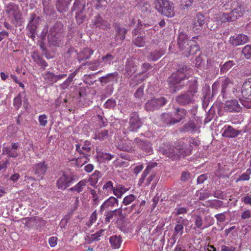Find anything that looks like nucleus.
<instances>
[{"label":"nucleus","instance_id":"48","mask_svg":"<svg viewBox=\"0 0 251 251\" xmlns=\"http://www.w3.org/2000/svg\"><path fill=\"white\" fill-rule=\"evenodd\" d=\"M136 199V197L133 195L130 194L126 196L123 200V203L125 205H128L133 202Z\"/></svg>","mask_w":251,"mask_h":251},{"label":"nucleus","instance_id":"41","mask_svg":"<svg viewBox=\"0 0 251 251\" xmlns=\"http://www.w3.org/2000/svg\"><path fill=\"white\" fill-rule=\"evenodd\" d=\"M236 63L231 60H229L228 61L225 63L221 67L220 70L222 73H225L229 71L232 67L234 65H235Z\"/></svg>","mask_w":251,"mask_h":251},{"label":"nucleus","instance_id":"15","mask_svg":"<svg viewBox=\"0 0 251 251\" xmlns=\"http://www.w3.org/2000/svg\"><path fill=\"white\" fill-rule=\"evenodd\" d=\"M137 61L135 59L129 58L127 59L125 65V75L130 77L136 71L137 67Z\"/></svg>","mask_w":251,"mask_h":251},{"label":"nucleus","instance_id":"12","mask_svg":"<svg viewBox=\"0 0 251 251\" xmlns=\"http://www.w3.org/2000/svg\"><path fill=\"white\" fill-rule=\"evenodd\" d=\"M143 122L137 112H133L129 118V126L127 130L129 131H136L142 126Z\"/></svg>","mask_w":251,"mask_h":251},{"label":"nucleus","instance_id":"5","mask_svg":"<svg viewBox=\"0 0 251 251\" xmlns=\"http://www.w3.org/2000/svg\"><path fill=\"white\" fill-rule=\"evenodd\" d=\"M186 85L189 86V90L177 96L175 99L177 104L181 106H186L193 103L195 101L194 95L197 92L196 79H193L188 81Z\"/></svg>","mask_w":251,"mask_h":251},{"label":"nucleus","instance_id":"49","mask_svg":"<svg viewBox=\"0 0 251 251\" xmlns=\"http://www.w3.org/2000/svg\"><path fill=\"white\" fill-rule=\"evenodd\" d=\"M192 0H181L180 5V8L184 10L188 9L192 6Z\"/></svg>","mask_w":251,"mask_h":251},{"label":"nucleus","instance_id":"58","mask_svg":"<svg viewBox=\"0 0 251 251\" xmlns=\"http://www.w3.org/2000/svg\"><path fill=\"white\" fill-rule=\"evenodd\" d=\"M47 117L46 115H42L39 117V121L41 126H45L47 124Z\"/></svg>","mask_w":251,"mask_h":251},{"label":"nucleus","instance_id":"19","mask_svg":"<svg viewBox=\"0 0 251 251\" xmlns=\"http://www.w3.org/2000/svg\"><path fill=\"white\" fill-rule=\"evenodd\" d=\"M222 130V136L226 138H234L241 132V130H237L230 126H225Z\"/></svg>","mask_w":251,"mask_h":251},{"label":"nucleus","instance_id":"14","mask_svg":"<svg viewBox=\"0 0 251 251\" xmlns=\"http://www.w3.org/2000/svg\"><path fill=\"white\" fill-rule=\"evenodd\" d=\"M48 164L45 161H41L36 163L33 167L34 174L41 178L46 174L48 169Z\"/></svg>","mask_w":251,"mask_h":251},{"label":"nucleus","instance_id":"46","mask_svg":"<svg viewBox=\"0 0 251 251\" xmlns=\"http://www.w3.org/2000/svg\"><path fill=\"white\" fill-rule=\"evenodd\" d=\"M75 11V19L76 22L78 24L80 25L84 22V20L86 18V15L82 12H79V11Z\"/></svg>","mask_w":251,"mask_h":251},{"label":"nucleus","instance_id":"51","mask_svg":"<svg viewBox=\"0 0 251 251\" xmlns=\"http://www.w3.org/2000/svg\"><path fill=\"white\" fill-rule=\"evenodd\" d=\"M108 130H102L96 135V139H99L100 140H103L108 137Z\"/></svg>","mask_w":251,"mask_h":251},{"label":"nucleus","instance_id":"28","mask_svg":"<svg viewBox=\"0 0 251 251\" xmlns=\"http://www.w3.org/2000/svg\"><path fill=\"white\" fill-rule=\"evenodd\" d=\"M117 148L122 151L131 152L133 150L130 143L126 140H121L117 143Z\"/></svg>","mask_w":251,"mask_h":251},{"label":"nucleus","instance_id":"39","mask_svg":"<svg viewBox=\"0 0 251 251\" xmlns=\"http://www.w3.org/2000/svg\"><path fill=\"white\" fill-rule=\"evenodd\" d=\"M3 154H6L9 157L16 158L18 156L16 151L13 150L10 147H3L2 148Z\"/></svg>","mask_w":251,"mask_h":251},{"label":"nucleus","instance_id":"20","mask_svg":"<svg viewBox=\"0 0 251 251\" xmlns=\"http://www.w3.org/2000/svg\"><path fill=\"white\" fill-rule=\"evenodd\" d=\"M134 143L136 144L143 151L149 154L152 152V148L151 143L147 141H143L138 138L134 140Z\"/></svg>","mask_w":251,"mask_h":251},{"label":"nucleus","instance_id":"54","mask_svg":"<svg viewBox=\"0 0 251 251\" xmlns=\"http://www.w3.org/2000/svg\"><path fill=\"white\" fill-rule=\"evenodd\" d=\"M144 94V87L141 86L135 92L134 96L136 98L141 99Z\"/></svg>","mask_w":251,"mask_h":251},{"label":"nucleus","instance_id":"24","mask_svg":"<svg viewBox=\"0 0 251 251\" xmlns=\"http://www.w3.org/2000/svg\"><path fill=\"white\" fill-rule=\"evenodd\" d=\"M113 27L115 30L116 36H118L121 40L124 41L125 39L127 30L125 27H122L120 24L117 23L113 24Z\"/></svg>","mask_w":251,"mask_h":251},{"label":"nucleus","instance_id":"53","mask_svg":"<svg viewBox=\"0 0 251 251\" xmlns=\"http://www.w3.org/2000/svg\"><path fill=\"white\" fill-rule=\"evenodd\" d=\"M184 226L181 225V224H178L177 223V224L176 225L175 228H174V232L176 234H180V235H182L183 233V230Z\"/></svg>","mask_w":251,"mask_h":251},{"label":"nucleus","instance_id":"3","mask_svg":"<svg viewBox=\"0 0 251 251\" xmlns=\"http://www.w3.org/2000/svg\"><path fill=\"white\" fill-rule=\"evenodd\" d=\"M189 68L186 65L180 64L178 65L176 72L173 73L168 78V82L170 87H174V92H176L177 90H180L181 86H176L180 84L185 79L189 77L188 71Z\"/></svg>","mask_w":251,"mask_h":251},{"label":"nucleus","instance_id":"21","mask_svg":"<svg viewBox=\"0 0 251 251\" xmlns=\"http://www.w3.org/2000/svg\"><path fill=\"white\" fill-rule=\"evenodd\" d=\"M175 111L174 112L175 118H173L175 123L176 124L180 122L182 120L185 118L187 115V111L186 109L182 108H175Z\"/></svg>","mask_w":251,"mask_h":251},{"label":"nucleus","instance_id":"1","mask_svg":"<svg viewBox=\"0 0 251 251\" xmlns=\"http://www.w3.org/2000/svg\"><path fill=\"white\" fill-rule=\"evenodd\" d=\"M191 149L190 145L179 142L175 147L169 144L163 145L160 147L159 151L173 160H176L181 156L184 157L189 154Z\"/></svg>","mask_w":251,"mask_h":251},{"label":"nucleus","instance_id":"62","mask_svg":"<svg viewBox=\"0 0 251 251\" xmlns=\"http://www.w3.org/2000/svg\"><path fill=\"white\" fill-rule=\"evenodd\" d=\"M91 145V143L89 141H85L84 142V145L82 147V150H84L87 152H89L90 151L91 148L90 147Z\"/></svg>","mask_w":251,"mask_h":251},{"label":"nucleus","instance_id":"32","mask_svg":"<svg viewBox=\"0 0 251 251\" xmlns=\"http://www.w3.org/2000/svg\"><path fill=\"white\" fill-rule=\"evenodd\" d=\"M164 54V51L163 50H155L149 53L148 58L150 60L156 61L160 58Z\"/></svg>","mask_w":251,"mask_h":251},{"label":"nucleus","instance_id":"60","mask_svg":"<svg viewBox=\"0 0 251 251\" xmlns=\"http://www.w3.org/2000/svg\"><path fill=\"white\" fill-rule=\"evenodd\" d=\"M175 212L176 215L185 214L187 212V209L185 207L176 208Z\"/></svg>","mask_w":251,"mask_h":251},{"label":"nucleus","instance_id":"16","mask_svg":"<svg viewBox=\"0 0 251 251\" xmlns=\"http://www.w3.org/2000/svg\"><path fill=\"white\" fill-rule=\"evenodd\" d=\"M248 37L243 34H239L236 36H231L229 43L233 46L236 47L246 43L248 41Z\"/></svg>","mask_w":251,"mask_h":251},{"label":"nucleus","instance_id":"17","mask_svg":"<svg viewBox=\"0 0 251 251\" xmlns=\"http://www.w3.org/2000/svg\"><path fill=\"white\" fill-rule=\"evenodd\" d=\"M205 22V16L201 13H197L193 21V28L196 30H201Z\"/></svg>","mask_w":251,"mask_h":251},{"label":"nucleus","instance_id":"23","mask_svg":"<svg viewBox=\"0 0 251 251\" xmlns=\"http://www.w3.org/2000/svg\"><path fill=\"white\" fill-rule=\"evenodd\" d=\"M115 204L117 205L118 204L117 199L114 197H110L101 205L100 210V213L102 214L104 210L113 207Z\"/></svg>","mask_w":251,"mask_h":251},{"label":"nucleus","instance_id":"27","mask_svg":"<svg viewBox=\"0 0 251 251\" xmlns=\"http://www.w3.org/2000/svg\"><path fill=\"white\" fill-rule=\"evenodd\" d=\"M241 93L244 98L249 99L251 97V82L245 81L242 87Z\"/></svg>","mask_w":251,"mask_h":251},{"label":"nucleus","instance_id":"33","mask_svg":"<svg viewBox=\"0 0 251 251\" xmlns=\"http://www.w3.org/2000/svg\"><path fill=\"white\" fill-rule=\"evenodd\" d=\"M109 242L113 248L118 249L121 246L122 239L120 236L113 235L110 237Z\"/></svg>","mask_w":251,"mask_h":251},{"label":"nucleus","instance_id":"61","mask_svg":"<svg viewBox=\"0 0 251 251\" xmlns=\"http://www.w3.org/2000/svg\"><path fill=\"white\" fill-rule=\"evenodd\" d=\"M114 188L113 183L111 181L107 182L103 186V189L107 191L113 190Z\"/></svg>","mask_w":251,"mask_h":251},{"label":"nucleus","instance_id":"35","mask_svg":"<svg viewBox=\"0 0 251 251\" xmlns=\"http://www.w3.org/2000/svg\"><path fill=\"white\" fill-rule=\"evenodd\" d=\"M214 19L218 22L225 23L227 22H231L229 20V15L228 13H219L215 15Z\"/></svg>","mask_w":251,"mask_h":251},{"label":"nucleus","instance_id":"25","mask_svg":"<svg viewBox=\"0 0 251 251\" xmlns=\"http://www.w3.org/2000/svg\"><path fill=\"white\" fill-rule=\"evenodd\" d=\"M232 85L233 82L228 77L225 78L222 81L221 93L223 98L225 97L226 92L229 91Z\"/></svg>","mask_w":251,"mask_h":251},{"label":"nucleus","instance_id":"11","mask_svg":"<svg viewBox=\"0 0 251 251\" xmlns=\"http://www.w3.org/2000/svg\"><path fill=\"white\" fill-rule=\"evenodd\" d=\"M39 20L40 17H37L35 13L30 15L29 21L26 28L28 31V36L33 39L35 38L37 34L36 30Z\"/></svg>","mask_w":251,"mask_h":251},{"label":"nucleus","instance_id":"47","mask_svg":"<svg viewBox=\"0 0 251 251\" xmlns=\"http://www.w3.org/2000/svg\"><path fill=\"white\" fill-rule=\"evenodd\" d=\"M242 53L246 59L251 57V45L246 46L242 50Z\"/></svg>","mask_w":251,"mask_h":251},{"label":"nucleus","instance_id":"42","mask_svg":"<svg viewBox=\"0 0 251 251\" xmlns=\"http://www.w3.org/2000/svg\"><path fill=\"white\" fill-rule=\"evenodd\" d=\"M105 216V223L106 224L109 223L113 218L116 216V211L114 210H106L104 214Z\"/></svg>","mask_w":251,"mask_h":251},{"label":"nucleus","instance_id":"43","mask_svg":"<svg viewBox=\"0 0 251 251\" xmlns=\"http://www.w3.org/2000/svg\"><path fill=\"white\" fill-rule=\"evenodd\" d=\"M132 43L137 47H144L145 45V37L144 36H138L133 40Z\"/></svg>","mask_w":251,"mask_h":251},{"label":"nucleus","instance_id":"34","mask_svg":"<svg viewBox=\"0 0 251 251\" xmlns=\"http://www.w3.org/2000/svg\"><path fill=\"white\" fill-rule=\"evenodd\" d=\"M93 52V50L90 48L84 49L79 54L78 58L79 61L90 58Z\"/></svg>","mask_w":251,"mask_h":251},{"label":"nucleus","instance_id":"29","mask_svg":"<svg viewBox=\"0 0 251 251\" xmlns=\"http://www.w3.org/2000/svg\"><path fill=\"white\" fill-rule=\"evenodd\" d=\"M31 57L33 60L38 64L40 65L43 70H45L48 64L46 61L41 57L37 52H33Z\"/></svg>","mask_w":251,"mask_h":251},{"label":"nucleus","instance_id":"56","mask_svg":"<svg viewBox=\"0 0 251 251\" xmlns=\"http://www.w3.org/2000/svg\"><path fill=\"white\" fill-rule=\"evenodd\" d=\"M89 156V155L86 154L82 155V156L81 157H78L76 159V163H79L81 161V160H83V164H84L89 160V159L88 158Z\"/></svg>","mask_w":251,"mask_h":251},{"label":"nucleus","instance_id":"59","mask_svg":"<svg viewBox=\"0 0 251 251\" xmlns=\"http://www.w3.org/2000/svg\"><path fill=\"white\" fill-rule=\"evenodd\" d=\"M251 217V211L250 210H246L242 212L241 218L243 220L249 219Z\"/></svg>","mask_w":251,"mask_h":251},{"label":"nucleus","instance_id":"4","mask_svg":"<svg viewBox=\"0 0 251 251\" xmlns=\"http://www.w3.org/2000/svg\"><path fill=\"white\" fill-rule=\"evenodd\" d=\"M97 2L95 5V8L97 9L105 7L107 4V0H95ZM72 10L74 11H79V12H82L85 14V15H89L91 16L93 15V4L92 1L88 0L86 3L85 0H75Z\"/></svg>","mask_w":251,"mask_h":251},{"label":"nucleus","instance_id":"38","mask_svg":"<svg viewBox=\"0 0 251 251\" xmlns=\"http://www.w3.org/2000/svg\"><path fill=\"white\" fill-rule=\"evenodd\" d=\"M85 65L89 66V69L91 70L95 71L99 67L102 66L103 64H101V60L98 59L94 61H87L85 63Z\"/></svg>","mask_w":251,"mask_h":251},{"label":"nucleus","instance_id":"6","mask_svg":"<svg viewBox=\"0 0 251 251\" xmlns=\"http://www.w3.org/2000/svg\"><path fill=\"white\" fill-rule=\"evenodd\" d=\"M65 34L63 25L60 22H57L50 29L48 36L50 44L59 47L64 43Z\"/></svg>","mask_w":251,"mask_h":251},{"label":"nucleus","instance_id":"9","mask_svg":"<svg viewBox=\"0 0 251 251\" xmlns=\"http://www.w3.org/2000/svg\"><path fill=\"white\" fill-rule=\"evenodd\" d=\"M76 179V176L72 173H63L57 181V186L59 189L64 190L69 187L72 182Z\"/></svg>","mask_w":251,"mask_h":251},{"label":"nucleus","instance_id":"45","mask_svg":"<svg viewBox=\"0 0 251 251\" xmlns=\"http://www.w3.org/2000/svg\"><path fill=\"white\" fill-rule=\"evenodd\" d=\"M45 79L47 80L48 81L53 84L56 82L55 75L51 72H48L45 73L44 75Z\"/></svg>","mask_w":251,"mask_h":251},{"label":"nucleus","instance_id":"55","mask_svg":"<svg viewBox=\"0 0 251 251\" xmlns=\"http://www.w3.org/2000/svg\"><path fill=\"white\" fill-rule=\"evenodd\" d=\"M195 224L198 228H201L202 225V220L200 215H196L195 217Z\"/></svg>","mask_w":251,"mask_h":251},{"label":"nucleus","instance_id":"40","mask_svg":"<svg viewBox=\"0 0 251 251\" xmlns=\"http://www.w3.org/2000/svg\"><path fill=\"white\" fill-rule=\"evenodd\" d=\"M184 130L186 132L191 131L195 132L197 131V128L196 127L194 121L192 120L189 121L187 124H186L184 126Z\"/></svg>","mask_w":251,"mask_h":251},{"label":"nucleus","instance_id":"2","mask_svg":"<svg viewBox=\"0 0 251 251\" xmlns=\"http://www.w3.org/2000/svg\"><path fill=\"white\" fill-rule=\"evenodd\" d=\"M196 37L192 39H188V36L183 33H180L177 39V45L182 53L185 56L194 55L200 52V47L198 42L195 40Z\"/></svg>","mask_w":251,"mask_h":251},{"label":"nucleus","instance_id":"13","mask_svg":"<svg viewBox=\"0 0 251 251\" xmlns=\"http://www.w3.org/2000/svg\"><path fill=\"white\" fill-rule=\"evenodd\" d=\"M5 13L9 18H13L15 21H18L20 19V11L17 5L10 3L5 6Z\"/></svg>","mask_w":251,"mask_h":251},{"label":"nucleus","instance_id":"36","mask_svg":"<svg viewBox=\"0 0 251 251\" xmlns=\"http://www.w3.org/2000/svg\"><path fill=\"white\" fill-rule=\"evenodd\" d=\"M87 182L88 181L86 179H83L75 186L70 188L69 191H76L77 193H80L83 191V188L85 186Z\"/></svg>","mask_w":251,"mask_h":251},{"label":"nucleus","instance_id":"63","mask_svg":"<svg viewBox=\"0 0 251 251\" xmlns=\"http://www.w3.org/2000/svg\"><path fill=\"white\" fill-rule=\"evenodd\" d=\"M240 100L242 104L246 108H251V100ZM249 99H251L250 98Z\"/></svg>","mask_w":251,"mask_h":251},{"label":"nucleus","instance_id":"26","mask_svg":"<svg viewBox=\"0 0 251 251\" xmlns=\"http://www.w3.org/2000/svg\"><path fill=\"white\" fill-rule=\"evenodd\" d=\"M160 121L163 126L175 124L173 118L169 113H163L160 117Z\"/></svg>","mask_w":251,"mask_h":251},{"label":"nucleus","instance_id":"52","mask_svg":"<svg viewBox=\"0 0 251 251\" xmlns=\"http://www.w3.org/2000/svg\"><path fill=\"white\" fill-rule=\"evenodd\" d=\"M13 104L17 109H18L20 107L22 104V99L20 95L14 98Z\"/></svg>","mask_w":251,"mask_h":251},{"label":"nucleus","instance_id":"8","mask_svg":"<svg viewBox=\"0 0 251 251\" xmlns=\"http://www.w3.org/2000/svg\"><path fill=\"white\" fill-rule=\"evenodd\" d=\"M167 100L164 97H160L157 99H152L148 100L144 106L147 111H153L159 109L167 102Z\"/></svg>","mask_w":251,"mask_h":251},{"label":"nucleus","instance_id":"30","mask_svg":"<svg viewBox=\"0 0 251 251\" xmlns=\"http://www.w3.org/2000/svg\"><path fill=\"white\" fill-rule=\"evenodd\" d=\"M157 165V164L156 163H153L150 164L147 166L146 169L142 174L141 177L139 180V185H141L144 182L145 178L151 172V170L156 167Z\"/></svg>","mask_w":251,"mask_h":251},{"label":"nucleus","instance_id":"44","mask_svg":"<svg viewBox=\"0 0 251 251\" xmlns=\"http://www.w3.org/2000/svg\"><path fill=\"white\" fill-rule=\"evenodd\" d=\"M114 56L110 54H107L105 56H102L100 60H101V64L104 65L106 64H110L114 59Z\"/></svg>","mask_w":251,"mask_h":251},{"label":"nucleus","instance_id":"64","mask_svg":"<svg viewBox=\"0 0 251 251\" xmlns=\"http://www.w3.org/2000/svg\"><path fill=\"white\" fill-rule=\"evenodd\" d=\"M236 248L233 246H228L226 245L221 246V251H235Z\"/></svg>","mask_w":251,"mask_h":251},{"label":"nucleus","instance_id":"37","mask_svg":"<svg viewBox=\"0 0 251 251\" xmlns=\"http://www.w3.org/2000/svg\"><path fill=\"white\" fill-rule=\"evenodd\" d=\"M118 75V74L117 72H115L113 73H110L107 74L106 75L102 76L99 78V81L101 83H104L106 84L111 81H112L113 79L117 77Z\"/></svg>","mask_w":251,"mask_h":251},{"label":"nucleus","instance_id":"31","mask_svg":"<svg viewBox=\"0 0 251 251\" xmlns=\"http://www.w3.org/2000/svg\"><path fill=\"white\" fill-rule=\"evenodd\" d=\"M71 0H57L56 8L60 12L67 11L68 5Z\"/></svg>","mask_w":251,"mask_h":251},{"label":"nucleus","instance_id":"50","mask_svg":"<svg viewBox=\"0 0 251 251\" xmlns=\"http://www.w3.org/2000/svg\"><path fill=\"white\" fill-rule=\"evenodd\" d=\"M116 105V101L113 99H108L104 103V107L108 109L114 108Z\"/></svg>","mask_w":251,"mask_h":251},{"label":"nucleus","instance_id":"10","mask_svg":"<svg viewBox=\"0 0 251 251\" xmlns=\"http://www.w3.org/2000/svg\"><path fill=\"white\" fill-rule=\"evenodd\" d=\"M231 11L228 13L229 20L235 21L243 16L244 13V6L237 1H234L231 5Z\"/></svg>","mask_w":251,"mask_h":251},{"label":"nucleus","instance_id":"18","mask_svg":"<svg viewBox=\"0 0 251 251\" xmlns=\"http://www.w3.org/2000/svg\"><path fill=\"white\" fill-rule=\"evenodd\" d=\"M225 109L229 112H239L242 109V107L236 100H232L226 101L225 103Z\"/></svg>","mask_w":251,"mask_h":251},{"label":"nucleus","instance_id":"22","mask_svg":"<svg viewBox=\"0 0 251 251\" xmlns=\"http://www.w3.org/2000/svg\"><path fill=\"white\" fill-rule=\"evenodd\" d=\"M93 26L95 27H100L102 29L109 28L110 24L107 21L102 19L100 15L95 17L93 20Z\"/></svg>","mask_w":251,"mask_h":251},{"label":"nucleus","instance_id":"57","mask_svg":"<svg viewBox=\"0 0 251 251\" xmlns=\"http://www.w3.org/2000/svg\"><path fill=\"white\" fill-rule=\"evenodd\" d=\"M190 178V174L187 171L182 172L181 176V180L182 181H186Z\"/></svg>","mask_w":251,"mask_h":251},{"label":"nucleus","instance_id":"7","mask_svg":"<svg viewBox=\"0 0 251 251\" xmlns=\"http://www.w3.org/2000/svg\"><path fill=\"white\" fill-rule=\"evenodd\" d=\"M154 4L155 9L160 14L168 18L175 16V7L173 1L169 0H156Z\"/></svg>","mask_w":251,"mask_h":251}]
</instances>
